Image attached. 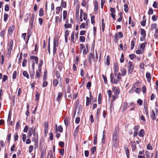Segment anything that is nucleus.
<instances>
[{
  "mask_svg": "<svg viewBox=\"0 0 158 158\" xmlns=\"http://www.w3.org/2000/svg\"><path fill=\"white\" fill-rule=\"evenodd\" d=\"M59 83V80L57 79H54L53 81V85L54 87L56 86Z\"/></svg>",
  "mask_w": 158,
  "mask_h": 158,
  "instance_id": "nucleus-17",
  "label": "nucleus"
},
{
  "mask_svg": "<svg viewBox=\"0 0 158 158\" xmlns=\"http://www.w3.org/2000/svg\"><path fill=\"white\" fill-rule=\"evenodd\" d=\"M148 13V15H152L153 13V9L152 8H150Z\"/></svg>",
  "mask_w": 158,
  "mask_h": 158,
  "instance_id": "nucleus-63",
  "label": "nucleus"
},
{
  "mask_svg": "<svg viewBox=\"0 0 158 158\" xmlns=\"http://www.w3.org/2000/svg\"><path fill=\"white\" fill-rule=\"evenodd\" d=\"M5 30L3 29L0 32V36L2 37H4L5 35Z\"/></svg>",
  "mask_w": 158,
  "mask_h": 158,
  "instance_id": "nucleus-42",
  "label": "nucleus"
},
{
  "mask_svg": "<svg viewBox=\"0 0 158 158\" xmlns=\"http://www.w3.org/2000/svg\"><path fill=\"white\" fill-rule=\"evenodd\" d=\"M80 41L82 42H84L85 40V38L84 37L81 36L79 38Z\"/></svg>",
  "mask_w": 158,
  "mask_h": 158,
  "instance_id": "nucleus-51",
  "label": "nucleus"
},
{
  "mask_svg": "<svg viewBox=\"0 0 158 158\" xmlns=\"http://www.w3.org/2000/svg\"><path fill=\"white\" fill-rule=\"evenodd\" d=\"M112 100H111L112 102H113L115 100L118 98V96H117L115 95H113L112 96Z\"/></svg>",
  "mask_w": 158,
  "mask_h": 158,
  "instance_id": "nucleus-53",
  "label": "nucleus"
},
{
  "mask_svg": "<svg viewBox=\"0 0 158 158\" xmlns=\"http://www.w3.org/2000/svg\"><path fill=\"white\" fill-rule=\"evenodd\" d=\"M66 2L64 1L63 0H61V7L62 8H65L66 7Z\"/></svg>",
  "mask_w": 158,
  "mask_h": 158,
  "instance_id": "nucleus-19",
  "label": "nucleus"
},
{
  "mask_svg": "<svg viewBox=\"0 0 158 158\" xmlns=\"http://www.w3.org/2000/svg\"><path fill=\"white\" fill-rule=\"evenodd\" d=\"M157 27L156 24L154 23L152 24L151 25V29L152 31H153Z\"/></svg>",
  "mask_w": 158,
  "mask_h": 158,
  "instance_id": "nucleus-20",
  "label": "nucleus"
},
{
  "mask_svg": "<svg viewBox=\"0 0 158 158\" xmlns=\"http://www.w3.org/2000/svg\"><path fill=\"white\" fill-rule=\"evenodd\" d=\"M95 16L94 15H92L91 18V23L92 24H94L95 23L94 20Z\"/></svg>",
  "mask_w": 158,
  "mask_h": 158,
  "instance_id": "nucleus-57",
  "label": "nucleus"
},
{
  "mask_svg": "<svg viewBox=\"0 0 158 158\" xmlns=\"http://www.w3.org/2000/svg\"><path fill=\"white\" fill-rule=\"evenodd\" d=\"M9 15L6 13H4V21L5 22H6L7 20Z\"/></svg>",
  "mask_w": 158,
  "mask_h": 158,
  "instance_id": "nucleus-36",
  "label": "nucleus"
},
{
  "mask_svg": "<svg viewBox=\"0 0 158 158\" xmlns=\"http://www.w3.org/2000/svg\"><path fill=\"white\" fill-rule=\"evenodd\" d=\"M94 60V53L91 52L89 54V62L90 64H91L93 61Z\"/></svg>",
  "mask_w": 158,
  "mask_h": 158,
  "instance_id": "nucleus-12",
  "label": "nucleus"
},
{
  "mask_svg": "<svg viewBox=\"0 0 158 158\" xmlns=\"http://www.w3.org/2000/svg\"><path fill=\"white\" fill-rule=\"evenodd\" d=\"M44 10L43 8H41L40 9L39 12V15L40 17H42L44 15Z\"/></svg>",
  "mask_w": 158,
  "mask_h": 158,
  "instance_id": "nucleus-26",
  "label": "nucleus"
},
{
  "mask_svg": "<svg viewBox=\"0 0 158 158\" xmlns=\"http://www.w3.org/2000/svg\"><path fill=\"white\" fill-rule=\"evenodd\" d=\"M27 60L26 59H24L22 62V66L23 67H25L27 64Z\"/></svg>",
  "mask_w": 158,
  "mask_h": 158,
  "instance_id": "nucleus-43",
  "label": "nucleus"
},
{
  "mask_svg": "<svg viewBox=\"0 0 158 158\" xmlns=\"http://www.w3.org/2000/svg\"><path fill=\"white\" fill-rule=\"evenodd\" d=\"M64 122L65 125L67 126L69 124V119L68 118H66L64 119Z\"/></svg>",
  "mask_w": 158,
  "mask_h": 158,
  "instance_id": "nucleus-60",
  "label": "nucleus"
},
{
  "mask_svg": "<svg viewBox=\"0 0 158 158\" xmlns=\"http://www.w3.org/2000/svg\"><path fill=\"white\" fill-rule=\"evenodd\" d=\"M55 24L56 25H57L61 22V19H60L58 16H57L55 18Z\"/></svg>",
  "mask_w": 158,
  "mask_h": 158,
  "instance_id": "nucleus-15",
  "label": "nucleus"
},
{
  "mask_svg": "<svg viewBox=\"0 0 158 158\" xmlns=\"http://www.w3.org/2000/svg\"><path fill=\"white\" fill-rule=\"evenodd\" d=\"M30 59L32 60L33 63L35 62L36 64H38V57L35 56H30Z\"/></svg>",
  "mask_w": 158,
  "mask_h": 158,
  "instance_id": "nucleus-9",
  "label": "nucleus"
},
{
  "mask_svg": "<svg viewBox=\"0 0 158 158\" xmlns=\"http://www.w3.org/2000/svg\"><path fill=\"white\" fill-rule=\"evenodd\" d=\"M43 60H40V63L38 65V69L41 70V68L42 65L43 64Z\"/></svg>",
  "mask_w": 158,
  "mask_h": 158,
  "instance_id": "nucleus-23",
  "label": "nucleus"
},
{
  "mask_svg": "<svg viewBox=\"0 0 158 158\" xmlns=\"http://www.w3.org/2000/svg\"><path fill=\"white\" fill-rule=\"evenodd\" d=\"M122 76V75H121V73H119L117 75H116V76H117V80L118 81V82L121 80Z\"/></svg>",
  "mask_w": 158,
  "mask_h": 158,
  "instance_id": "nucleus-22",
  "label": "nucleus"
},
{
  "mask_svg": "<svg viewBox=\"0 0 158 158\" xmlns=\"http://www.w3.org/2000/svg\"><path fill=\"white\" fill-rule=\"evenodd\" d=\"M139 83V82L138 81H137L132 85V87H133V88H134L135 89H136L137 88H138V85Z\"/></svg>",
  "mask_w": 158,
  "mask_h": 158,
  "instance_id": "nucleus-35",
  "label": "nucleus"
},
{
  "mask_svg": "<svg viewBox=\"0 0 158 158\" xmlns=\"http://www.w3.org/2000/svg\"><path fill=\"white\" fill-rule=\"evenodd\" d=\"M58 41L56 40L55 39L53 41V46L57 47L58 45Z\"/></svg>",
  "mask_w": 158,
  "mask_h": 158,
  "instance_id": "nucleus-38",
  "label": "nucleus"
},
{
  "mask_svg": "<svg viewBox=\"0 0 158 158\" xmlns=\"http://www.w3.org/2000/svg\"><path fill=\"white\" fill-rule=\"evenodd\" d=\"M44 135L45 136H46L48 132V122H45L44 123Z\"/></svg>",
  "mask_w": 158,
  "mask_h": 158,
  "instance_id": "nucleus-5",
  "label": "nucleus"
},
{
  "mask_svg": "<svg viewBox=\"0 0 158 158\" xmlns=\"http://www.w3.org/2000/svg\"><path fill=\"white\" fill-rule=\"evenodd\" d=\"M119 18L117 19V21L120 22L122 20L123 18V13L121 12L119 13Z\"/></svg>",
  "mask_w": 158,
  "mask_h": 158,
  "instance_id": "nucleus-28",
  "label": "nucleus"
},
{
  "mask_svg": "<svg viewBox=\"0 0 158 158\" xmlns=\"http://www.w3.org/2000/svg\"><path fill=\"white\" fill-rule=\"evenodd\" d=\"M127 106V103L126 102H124L122 104L121 107V109H122V111H125Z\"/></svg>",
  "mask_w": 158,
  "mask_h": 158,
  "instance_id": "nucleus-10",
  "label": "nucleus"
},
{
  "mask_svg": "<svg viewBox=\"0 0 158 158\" xmlns=\"http://www.w3.org/2000/svg\"><path fill=\"white\" fill-rule=\"evenodd\" d=\"M124 56L123 54H122L121 57L120 59V61L121 63H123L124 61Z\"/></svg>",
  "mask_w": 158,
  "mask_h": 158,
  "instance_id": "nucleus-52",
  "label": "nucleus"
},
{
  "mask_svg": "<svg viewBox=\"0 0 158 158\" xmlns=\"http://www.w3.org/2000/svg\"><path fill=\"white\" fill-rule=\"evenodd\" d=\"M50 155V158H55V156H54L53 155V153L52 152V151L50 150L49 152L48 153V155Z\"/></svg>",
  "mask_w": 158,
  "mask_h": 158,
  "instance_id": "nucleus-55",
  "label": "nucleus"
},
{
  "mask_svg": "<svg viewBox=\"0 0 158 158\" xmlns=\"http://www.w3.org/2000/svg\"><path fill=\"white\" fill-rule=\"evenodd\" d=\"M62 94L61 92H59L58 93V95L56 98L57 100L59 102L62 96Z\"/></svg>",
  "mask_w": 158,
  "mask_h": 158,
  "instance_id": "nucleus-32",
  "label": "nucleus"
},
{
  "mask_svg": "<svg viewBox=\"0 0 158 158\" xmlns=\"http://www.w3.org/2000/svg\"><path fill=\"white\" fill-rule=\"evenodd\" d=\"M35 100H38L39 99L40 94L38 92H36L35 93Z\"/></svg>",
  "mask_w": 158,
  "mask_h": 158,
  "instance_id": "nucleus-59",
  "label": "nucleus"
},
{
  "mask_svg": "<svg viewBox=\"0 0 158 158\" xmlns=\"http://www.w3.org/2000/svg\"><path fill=\"white\" fill-rule=\"evenodd\" d=\"M35 72L33 71V72L30 73V76L31 79H33L34 78Z\"/></svg>",
  "mask_w": 158,
  "mask_h": 158,
  "instance_id": "nucleus-50",
  "label": "nucleus"
},
{
  "mask_svg": "<svg viewBox=\"0 0 158 158\" xmlns=\"http://www.w3.org/2000/svg\"><path fill=\"white\" fill-rule=\"evenodd\" d=\"M123 37V34L121 32L117 33L115 35V39L117 41L118 40L119 38H122Z\"/></svg>",
  "mask_w": 158,
  "mask_h": 158,
  "instance_id": "nucleus-6",
  "label": "nucleus"
},
{
  "mask_svg": "<svg viewBox=\"0 0 158 158\" xmlns=\"http://www.w3.org/2000/svg\"><path fill=\"white\" fill-rule=\"evenodd\" d=\"M141 34L143 36L145 37L146 36V31L144 29H141Z\"/></svg>",
  "mask_w": 158,
  "mask_h": 158,
  "instance_id": "nucleus-34",
  "label": "nucleus"
},
{
  "mask_svg": "<svg viewBox=\"0 0 158 158\" xmlns=\"http://www.w3.org/2000/svg\"><path fill=\"white\" fill-rule=\"evenodd\" d=\"M23 75L27 79H28L29 77V75L27 72L26 71H23Z\"/></svg>",
  "mask_w": 158,
  "mask_h": 158,
  "instance_id": "nucleus-24",
  "label": "nucleus"
},
{
  "mask_svg": "<svg viewBox=\"0 0 158 158\" xmlns=\"http://www.w3.org/2000/svg\"><path fill=\"white\" fill-rule=\"evenodd\" d=\"M154 35L155 38H157L158 36V28H156Z\"/></svg>",
  "mask_w": 158,
  "mask_h": 158,
  "instance_id": "nucleus-58",
  "label": "nucleus"
},
{
  "mask_svg": "<svg viewBox=\"0 0 158 158\" xmlns=\"http://www.w3.org/2000/svg\"><path fill=\"white\" fill-rule=\"evenodd\" d=\"M112 143L114 148H117L119 145V135L116 131L114 132L112 135Z\"/></svg>",
  "mask_w": 158,
  "mask_h": 158,
  "instance_id": "nucleus-1",
  "label": "nucleus"
},
{
  "mask_svg": "<svg viewBox=\"0 0 158 158\" xmlns=\"http://www.w3.org/2000/svg\"><path fill=\"white\" fill-rule=\"evenodd\" d=\"M135 45V42L133 40L131 41V50H133L134 47Z\"/></svg>",
  "mask_w": 158,
  "mask_h": 158,
  "instance_id": "nucleus-49",
  "label": "nucleus"
},
{
  "mask_svg": "<svg viewBox=\"0 0 158 158\" xmlns=\"http://www.w3.org/2000/svg\"><path fill=\"white\" fill-rule=\"evenodd\" d=\"M136 56L134 54H131L129 55V57L130 59L131 60L134 59V58H135Z\"/></svg>",
  "mask_w": 158,
  "mask_h": 158,
  "instance_id": "nucleus-56",
  "label": "nucleus"
},
{
  "mask_svg": "<svg viewBox=\"0 0 158 158\" xmlns=\"http://www.w3.org/2000/svg\"><path fill=\"white\" fill-rule=\"evenodd\" d=\"M124 3L125 4L124 5V10L125 11L127 12L128 11V2L127 1V3H125V0H123Z\"/></svg>",
  "mask_w": 158,
  "mask_h": 158,
  "instance_id": "nucleus-13",
  "label": "nucleus"
},
{
  "mask_svg": "<svg viewBox=\"0 0 158 158\" xmlns=\"http://www.w3.org/2000/svg\"><path fill=\"white\" fill-rule=\"evenodd\" d=\"M5 147V143L4 142L2 141L1 140L0 141V152L1 151V148H4Z\"/></svg>",
  "mask_w": 158,
  "mask_h": 158,
  "instance_id": "nucleus-29",
  "label": "nucleus"
},
{
  "mask_svg": "<svg viewBox=\"0 0 158 158\" xmlns=\"http://www.w3.org/2000/svg\"><path fill=\"white\" fill-rule=\"evenodd\" d=\"M121 72L122 76H124L126 75L127 73V71L126 70L124 69H122L121 70Z\"/></svg>",
  "mask_w": 158,
  "mask_h": 158,
  "instance_id": "nucleus-25",
  "label": "nucleus"
},
{
  "mask_svg": "<svg viewBox=\"0 0 158 158\" xmlns=\"http://www.w3.org/2000/svg\"><path fill=\"white\" fill-rule=\"evenodd\" d=\"M13 41L12 40L8 42L7 45V55L9 56L13 50Z\"/></svg>",
  "mask_w": 158,
  "mask_h": 158,
  "instance_id": "nucleus-2",
  "label": "nucleus"
},
{
  "mask_svg": "<svg viewBox=\"0 0 158 158\" xmlns=\"http://www.w3.org/2000/svg\"><path fill=\"white\" fill-rule=\"evenodd\" d=\"M97 135L95 134L94 136V145L96 144L97 143Z\"/></svg>",
  "mask_w": 158,
  "mask_h": 158,
  "instance_id": "nucleus-54",
  "label": "nucleus"
},
{
  "mask_svg": "<svg viewBox=\"0 0 158 158\" xmlns=\"http://www.w3.org/2000/svg\"><path fill=\"white\" fill-rule=\"evenodd\" d=\"M127 68L128 69V73L129 74H131L133 71L134 66L132 62L129 61L127 64Z\"/></svg>",
  "mask_w": 158,
  "mask_h": 158,
  "instance_id": "nucleus-3",
  "label": "nucleus"
},
{
  "mask_svg": "<svg viewBox=\"0 0 158 158\" xmlns=\"http://www.w3.org/2000/svg\"><path fill=\"white\" fill-rule=\"evenodd\" d=\"M58 131L60 132H62L63 131L62 127L61 125L59 126L58 127Z\"/></svg>",
  "mask_w": 158,
  "mask_h": 158,
  "instance_id": "nucleus-62",
  "label": "nucleus"
},
{
  "mask_svg": "<svg viewBox=\"0 0 158 158\" xmlns=\"http://www.w3.org/2000/svg\"><path fill=\"white\" fill-rule=\"evenodd\" d=\"M147 44V43L146 42H145L144 43H142L141 44L140 46V47L142 48V49H144L146 45Z\"/></svg>",
  "mask_w": 158,
  "mask_h": 158,
  "instance_id": "nucleus-46",
  "label": "nucleus"
},
{
  "mask_svg": "<svg viewBox=\"0 0 158 158\" xmlns=\"http://www.w3.org/2000/svg\"><path fill=\"white\" fill-rule=\"evenodd\" d=\"M41 70L37 69L36 72L35 78H40V77Z\"/></svg>",
  "mask_w": 158,
  "mask_h": 158,
  "instance_id": "nucleus-14",
  "label": "nucleus"
},
{
  "mask_svg": "<svg viewBox=\"0 0 158 158\" xmlns=\"http://www.w3.org/2000/svg\"><path fill=\"white\" fill-rule=\"evenodd\" d=\"M61 10L60 7L59 6L56 7V12L57 14H59Z\"/></svg>",
  "mask_w": 158,
  "mask_h": 158,
  "instance_id": "nucleus-44",
  "label": "nucleus"
},
{
  "mask_svg": "<svg viewBox=\"0 0 158 158\" xmlns=\"http://www.w3.org/2000/svg\"><path fill=\"white\" fill-rule=\"evenodd\" d=\"M67 11L66 10H64L63 14V18L64 19H67Z\"/></svg>",
  "mask_w": 158,
  "mask_h": 158,
  "instance_id": "nucleus-41",
  "label": "nucleus"
},
{
  "mask_svg": "<svg viewBox=\"0 0 158 158\" xmlns=\"http://www.w3.org/2000/svg\"><path fill=\"white\" fill-rule=\"evenodd\" d=\"M15 28L14 25H13L11 27H10L8 28V32L9 35H12Z\"/></svg>",
  "mask_w": 158,
  "mask_h": 158,
  "instance_id": "nucleus-7",
  "label": "nucleus"
},
{
  "mask_svg": "<svg viewBox=\"0 0 158 158\" xmlns=\"http://www.w3.org/2000/svg\"><path fill=\"white\" fill-rule=\"evenodd\" d=\"M85 23H82L80 25V29H83L85 27Z\"/></svg>",
  "mask_w": 158,
  "mask_h": 158,
  "instance_id": "nucleus-64",
  "label": "nucleus"
},
{
  "mask_svg": "<svg viewBox=\"0 0 158 158\" xmlns=\"http://www.w3.org/2000/svg\"><path fill=\"white\" fill-rule=\"evenodd\" d=\"M94 10L95 12L97 11L98 7V2L97 0H95L94 3Z\"/></svg>",
  "mask_w": 158,
  "mask_h": 158,
  "instance_id": "nucleus-16",
  "label": "nucleus"
},
{
  "mask_svg": "<svg viewBox=\"0 0 158 158\" xmlns=\"http://www.w3.org/2000/svg\"><path fill=\"white\" fill-rule=\"evenodd\" d=\"M107 92L108 94L109 98H111L112 97V92L111 90H109L107 91Z\"/></svg>",
  "mask_w": 158,
  "mask_h": 158,
  "instance_id": "nucleus-61",
  "label": "nucleus"
},
{
  "mask_svg": "<svg viewBox=\"0 0 158 158\" xmlns=\"http://www.w3.org/2000/svg\"><path fill=\"white\" fill-rule=\"evenodd\" d=\"M87 19V14H84V15H82L81 17V15L79 17V21L81 22L83 21V20H86Z\"/></svg>",
  "mask_w": 158,
  "mask_h": 158,
  "instance_id": "nucleus-11",
  "label": "nucleus"
},
{
  "mask_svg": "<svg viewBox=\"0 0 158 158\" xmlns=\"http://www.w3.org/2000/svg\"><path fill=\"white\" fill-rule=\"evenodd\" d=\"M144 51V49H140L136 50L135 52L137 54H141Z\"/></svg>",
  "mask_w": 158,
  "mask_h": 158,
  "instance_id": "nucleus-39",
  "label": "nucleus"
},
{
  "mask_svg": "<svg viewBox=\"0 0 158 158\" xmlns=\"http://www.w3.org/2000/svg\"><path fill=\"white\" fill-rule=\"evenodd\" d=\"M116 74L115 75H114L113 73H111L110 74V81L111 83L114 84H117L118 81L116 79Z\"/></svg>",
  "mask_w": 158,
  "mask_h": 158,
  "instance_id": "nucleus-4",
  "label": "nucleus"
},
{
  "mask_svg": "<svg viewBox=\"0 0 158 158\" xmlns=\"http://www.w3.org/2000/svg\"><path fill=\"white\" fill-rule=\"evenodd\" d=\"M144 131L143 129H141L140 130L139 133V135L141 137H143L144 134Z\"/></svg>",
  "mask_w": 158,
  "mask_h": 158,
  "instance_id": "nucleus-18",
  "label": "nucleus"
},
{
  "mask_svg": "<svg viewBox=\"0 0 158 158\" xmlns=\"http://www.w3.org/2000/svg\"><path fill=\"white\" fill-rule=\"evenodd\" d=\"M91 102V99L88 97H86V105L87 106H88L89 103H90Z\"/></svg>",
  "mask_w": 158,
  "mask_h": 158,
  "instance_id": "nucleus-33",
  "label": "nucleus"
},
{
  "mask_svg": "<svg viewBox=\"0 0 158 158\" xmlns=\"http://www.w3.org/2000/svg\"><path fill=\"white\" fill-rule=\"evenodd\" d=\"M144 109L145 110V111L146 115H148V109L147 107V104L146 103L145 104L144 102Z\"/></svg>",
  "mask_w": 158,
  "mask_h": 158,
  "instance_id": "nucleus-31",
  "label": "nucleus"
},
{
  "mask_svg": "<svg viewBox=\"0 0 158 158\" xmlns=\"http://www.w3.org/2000/svg\"><path fill=\"white\" fill-rule=\"evenodd\" d=\"M56 79H59L60 77V73L58 71H56Z\"/></svg>",
  "mask_w": 158,
  "mask_h": 158,
  "instance_id": "nucleus-47",
  "label": "nucleus"
},
{
  "mask_svg": "<svg viewBox=\"0 0 158 158\" xmlns=\"http://www.w3.org/2000/svg\"><path fill=\"white\" fill-rule=\"evenodd\" d=\"M118 66L117 65H115L114 67V73L115 75L116 74V73L118 71Z\"/></svg>",
  "mask_w": 158,
  "mask_h": 158,
  "instance_id": "nucleus-37",
  "label": "nucleus"
},
{
  "mask_svg": "<svg viewBox=\"0 0 158 158\" xmlns=\"http://www.w3.org/2000/svg\"><path fill=\"white\" fill-rule=\"evenodd\" d=\"M64 27L65 28H71L72 27V25L70 23L65 24L64 25Z\"/></svg>",
  "mask_w": 158,
  "mask_h": 158,
  "instance_id": "nucleus-40",
  "label": "nucleus"
},
{
  "mask_svg": "<svg viewBox=\"0 0 158 158\" xmlns=\"http://www.w3.org/2000/svg\"><path fill=\"white\" fill-rule=\"evenodd\" d=\"M112 91L114 92V95L118 96L119 94V91L118 88L115 86L113 87L112 89Z\"/></svg>",
  "mask_w": 158,
  "mask_h": 158,
  "instance_id": "nucleus-8",
  "label": "nucleus"
},
{
  "mask_svg": "<svg viewBox=\"0 0 158 158\" xmlns=\"http://www.w3.org/2000/svg\"><path fill=\"white\" fill-rule=\"evenodd\" d=\"M102 100V95L101 94H99L98 97V103L99 104H101Z\"/></svg>",
  "mask_w": 158,
  "mask_h": 158,
  "instance_id": "nucleus-48",
  "label": "nucleus"
},
{
  "mask_svg": "<svg viewBox=\"0 0 158 158\" xmlns=\"http://www.w3.org/2000/svg\"><path fill=\"white\" fill-rule=\"evenodd\" d=\"M137 102L139 105V106H141L142 105L143 103L142 100L140 99H139L137 100Z\"/></svg>",
  "mask_w": 158,
  "mask_h": 158,
  "instance_id": "nucleus-45",
  "label": "nucleus"
},
{
  "mask_svg": "<svg viewBox=\"0 0 158 158\" xmlns=\"http://www.w3.org/2000/svg\"><path fill=\"white\" fill-rule=\"evenodd\" d=\"M33 129L32 128L30 127L29 128V131H28V137H31V136L32 134V133L33 132Z\"/></svg>",
  "mask_w": 158,
  "mask_h": 158,
  "instance_id": "nucleus-27",
  "label": "nucleus"
},
{
  "mask_svg": "<svg viewBox=\"0 0 158 158\" xmlns=\"http://www.w3.org/2000/svg\"><path fill=\"white\" fill-rule=\"evenodd\" d=\"M146 77L147 78V81H150L151 80L150 73L149 72H147L146 74Z\"/></svg>",
  "mask_w": 158,
  "mask_h": 158,
  "instance_id": "nucleus-21",
  "label": "nucleus"
},
{
  "mask_svg": "<svg viewBox=\"0 0 158 158\" xmlns=\"http://www.w3.org/2000/svg\"><path fill=\"white\" fill-rule=\"evenodd\" d=\"M129 24H131V26L132 27H133L134 26V23L133 22H131V16L129 17Z\"/></svg>",
  "mask_w": 158,
  "mask_h": 158,
  "instance_id": "nucleus-30",
  "label": "nucleus"
}]
</instances>
